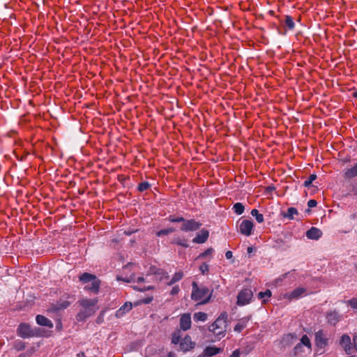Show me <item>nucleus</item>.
Returning a JSON list of instances; mask_svg holds the SVG:
<instances>
[{
    "label": "nucleus",
    "instance_id": "f257e3e1",
    "mask_svg": "<svg viewBox=\"0 0 357 357\" xmlns=\"http://www.w3.org/2000/svg\"><path fill=\"white\" fill-rule=\"evenodd\" d=\"M167 273L164 269L160 268L157 266H152L149 268V270L146 275V277H131V280H126L130 282L131 281L137 283L136 285L134 286V289L139 291H146L149 290L154 289V286L150 284V283L155 282L158 279L156 278V275L160 276V279L165 275Z\"/></svg>",
    "mask_w": 357,
    "mask_h": 357
},
{
    "label": "nucleus",
    "instance_id": "f03ea898",
    "mask_svg": "<svg viewBox=\"0 0 357 357\" xmlns=\"http://www.w3.org/2000/svg\"><path fill=\"white\" fill-rule=\"evenodd\" d=\"M228 327V314L222 312L216 319L208 326V331L213 334L215 340H220L225 337Z\"/></svg>",
    "mask_w": 357,
    "mask_h": 357
},
{
    "label": "nucleus",
    "instance_id": "7ed1b4c3",
    "mask_svg": "<svg viewBox=\"0 0 357 357\" xmlns=\"http://www.w3.org/2000/svg\"><path fill=\"white\" fill-rule=\"evenodd\" d=\"M78 303L82 307V309L76 315V319L77 321H84L86 319L95 314L97 309L96 305L98 303V300L96 298H82L79 300Z\"/></svg>",
    "mask_w": 357,
    "mask_h": 357
},
{
    "label": "nucleus",
    "instance_id": "20e7f679",
    "mask_svg": "<svg viewBox=\"0 0 357 357\" xmlns=\"http://www.w3.org/2000/svg\"><path fill=\"white\" fill-rule=\"evenodd\" d=\"M192 286L191 298L192 301L197 302L199 305L206 304L210 301L211 292L208 287H199L196 282H193Z\"/></svg>",
    "mask_w": 357,
    "mask_h": 357
},
{
    "label": "nucleus",
    "instance_id": "39448f33",
    "mask_svg": "<svg viewBox=\"0 0 357 357\" xmlns=\"http://www.w3.org/2000/svg\"><path fill=\"white\" fill-rule=\"evenodd\" d=\"M328 338L322 330H319L314 334L315 345L317 347V352H324V348L328 344Z\"/></svg>",
    "mask_w": 357,
    "mask_h": 357
},
{
    "label": "nucleus",
    "instance_id": "423d86ee",
    "mask_svg": "<svg viewBox=\"0 0 357 357\" xmlns=\"http://www.w3.org/2000/svg\"><path fill=\"white\" fill-rule=\"evenodd\" d=\"M307 294V289L305 288L298 287L291 292H287L281 295V298L291 301L293 300H298L301 298H303Z\"/></svg>",
    "mask_w": 357,
    "mask_h": 357
},
{
    "label": "nucleus",
    "instance_id": "0eeeda50",
    "mask_svg": "<svg viewBox=\"0 0 357 357\" xmlns=\"http://www.w3.org/2000/svg\"><path fill=\"white\" fill-rule=\"evenodd\" d=\"M253 296L252 291L250 289H243L237 296L236 304L239 306H243L250 303Z\"/></svg>",
    "mask_w": 357,
    "mask_h": 357
},
{
    "label": "nucleus",
    "instance_id": "6e6552de",
    "mask_svg": "<svg viewBox=\"0 0 357 357\" xmlns=\"http://www.w3.org/2000/svg\"><path fill=\"white\" fill-rule=\"evenodd\" d=\"M202 225V224L201 222L196 221L194 219H184L181 227V230L185 232L197 231L201 227Z\"/></svg>",
    "mask_w": 357,
    "mask_h": 357
},
{
    "label": "nucleus",
    "instance_id": "1a4fd4ad",
    "mask_svg": "<svg viewBox=\"0 0 357 357\" xmlns=\"http://www.w3.org/2000/svg\"><path fill=\"white\" fill-rule=\"evenodd\" d=\"M195 347V342L192 340L189 335H186L179 342L180 349L184 353L192 350Z\"/></svg>",
    "mask_w": 357,
    "mask_h": 357
},
{
    "label": "nucleus",
    "instance_id": "9d476101",
    "mask_svg": "<svg viewBox=\"0 0 357 357\" xmlns=\"http://www.w3.org/2000/svg\"><path fill=\"white\" fill-rule=\"evenodd\" d=\"M180 330L187 331L190 329L192 326L191 315L190 313L181 314L179 319Z\"/></svg>",
    "mask_w": 357,
    "mask_h": 357
},
{
    "label": "nucleus",
    "instance_id": "9b49d317",
    "mask_svg": "<svg viewBox=\"0 0 357 357\" xmlns=\"http://www.w3.org/2000/svg\"><path fill=\"white\" fill-rule=\"evenodd\" d=\"M17 334L22 338H27L34 336V333L29 324L22 323L17 328Z\"/></svg>",
    "mask_w": 357,
    "mask_h": 357
},
{
    "label": "nucleus",
    "instance_id": "f8f14e48",
    "mask_svg": "<svg viewBox=\"0 0 357 357\" xmlns=\"http://www.w3.org/2000/svg\"><path fill=\"white\" fill-rule=\"evenodd\" d=\"M253 227L254 225L251 220H244L239 225V230L242 234L249 236L252 234Z\"/></svg>",
    "mask_w": 357,
    "mask_h": 357
},
{
    "label": "nucleus",
    "instance_id": "ddd939ff",
    "mask_svg": "<svg viewBox=\"0 0 357 357\" xmlns=\"http://www.w3.org/2000/svg\"><path fill=\"white\" fill-rule=\"evenodd\" d=\"M340 345L344 349L346 354H351L352 347L349 335H348L347 334L342 335L340 340Z\"/></svg>",
    "mask_w": 357,
    "mask_h": 357
},
{
    "label": "nucleus",
    "instance_id": "4468645a",
    "mask_svg": "<svg viewBox=\"0 0 357 357\" xmlns=\"http://www.w3.org/2000/svg\"><path fill=\"white\" fill-rule=\"evenodd\" d=\"M208 236L209 231L206 229H203L196 234V236L192 239V242L198 244L204 243L208 240Z\"/></svg>",
    "mask_w": 357,
    "mask_h": 357
},
{
    "label": "nucleus",
    "instance_id": "2eb2a0df",
    "mask_svg": "<svg viewBox=\"0 0 357 357\" xmlns=\"http://www.w3.org/2000/svg\"><path fill=\"white\" fill-rule=\"evenodd\" d=\"M71 297L68 295L66 298H61L54 306L55 310H61L66 309L72 303L68 301Z\"/></svg>",
    "mask_w": 357,
    "mask_h": 357
},
{
    "label": "nucleus",
    "instance_id": "dca6fc26",
    "mask_svg": "<svg viewBox=\"0 0 357 357\" xmlns=\"http://www.w3.org/2000/svg\"><path fill=\"white\" fill-rule=\"evenodd\" d=\"M322 236V231L314 227H312L306 231V236L309 239L318 240Z\"/></svg>",
    "mask_w": 357,
    "mask_h": 357
},
{
    "label": "nucleus",
    "instance_id": "f3484780",
    "mask_svg": "<svg viewBox=\"0 0 357 357\" xmlns=\"http://www.w3.org/2000/svg\"><path fill=\"white\" fill-rule=\"evenodd\" d=\"M132 308L131 302H126L118 310H116L115 316L117 318H121L126 313L130 312Z\"/></svg>",
    "mask_w": 357,
    "mask_h": 357
},
{
    "label": "nucleus",
    "instance_id": "a211bd4d",
    "mask_svg": "<svg viewBox=\"0 0 357 357\" xmlns=\"http://www.w3.org/2000/svg\"><path fill=\"white\" fill-rule=\"evenodd\" d=\"M250 320V317H244L240 319L235 325L234 330L236 333H241L248 325Z\"/></svg>",
    "mask_w": 357,
    "mask_h": 357
},
{
    "label": "nucleus",
    "instance_id": "6ab92c4d",
    "mask_svg": "<svg viewBox=\"0 0 357 357\" xmlns=\"http://www.w3.org/2000/svg\"><path fill=\"white\" fill-rule=\"evenodd\" d=\"M222 349L215 346H208L204 350V356L206 357H212L220 353Z\"/></svg>",
    "mask_w": 357,
    "mask_h": 357
},
{
    "label": "nucleus",
    "instance_id": "aec40b11",
    "mask_svg": "<svg viewBox=\"0 0 357 357\" xmlns=\"http://www.w3.org/2000/svg\"><path fill=\"white\" fill-rule=\"evenodd\" d=\"M36 320L38 325L47 326L50 328H53V323L43 315H37Z\"/></svg>",
    "mask_w": 357,
    "mask_h": 357
},
{
    "label": "nucleus",
    "instance_id": "412c9836",
    "mask_svg": "<svg viewBox=\"0 0 357 357\" xmlns=\"http://www.w3.org/2000/svg\"><path fill=\"white\" fill-rule=\"evenodd\" d=\"M91 282V284L85 286L84 289L94 294H98L100 289V280L97 279Z\"/></svg>",
    "mask_w": 357,
    "mask_h": 357
},
{
    "label": "nucleus",
    "instance_id": "4be33fe9",
    "mask_svg": "<svg viewBox=\"0 0 357 357\" xmlns=\"http://www.w3.org/2000/svg\"><path fill=\"white\" fill-rule=\"evenodd\" d=\"M327 321L332 325H335L340 320V315L335 311L330 312L326 315Z\"/></svg>",
    "mask_w": 357,
    "mask_h": 357
},
{
    "label": "nucleus",
    "instance_id": "5701e85b",
    "mask_svg": "<svg viewBox=\"0 0 357 357\" xmlns=\"http://www.w3.org/2000/svg\"><path fill=\"white\" fill-rule=\"evenodd\" d=\"M301 345H303L304 347H306L307 349V353L310 354L312 351V343L309 338V337L307 335H303L300 340L299 342Z\"/></svg>",
    "mask_w": 357,
    "mask_h": 357
},
{
    "label": "nucleus",
    "instance_id": "b1692460",
    "mask_svg": "<svg viewBox=\"0 0 357 357\" xmlns=\"http://www.w3.org/2000/svg\"><path fill=\"white\" fill-rule=\"evenodd\" d=\"M182 333L181 330L176 329L175 330L171 335V342L173 344H178L181 340Z\"/></svg>",
    "mask_w": 357,
    "mask_h": 357
},
{
    "label": "nucleus",
    "instance_id": "393cba45",
    "mask_svg": "<svg viewBox=\"0 0 357 357\" xmlns=\"http://www.w3.org/2000/svg\"><path fill=\"white\" fill-rule=\"evenodd\" d=\"M272 296V292L270 289H266L265 291H260L258 294V298L262 300V303H266L269 301Z\"/></svg>",
    "mask_w": 357,
    "mask_h": 357
},
{
    "label": "nucleus",
    "instance_id": "a878e982",
    "mask_svg": "<svg viewBox=\"0 0 357 357\" xmlns=\"http://www.w3.org/2000/svg\"><path fill=\"white\" fill-rule=\"evenodd\" d=\"M97 277L95 275L84 273L79 276V280L83 283H88L90 282H93L95 280H97Z\"/></svg>",
    "mask_w": 357,
    "mask_h": 357
},
{
    "label": "nucleus",
    "instance_id": "bb28decb",
    "mask_svg": "<svg viewBox=\"0 0 357 357\" xmlns=\"http://www.w3.org/2000/svg\"><path fill=\"white\" fill-rule=\"evenodd\" d=\"M357 176V163L352 167L347 169L344 173L345 178H351Z\"/></svg>",
    "mask_w": 357,
    "mask_h": 357
},
{
    "label": "nucleus",
    "instance_id": "cd10ccee",
    "mask_svg": "<svg viewBox=\"0 0 357 357\" xmlns=\"http://www.w3.org/2000/svg\"><path fill=\"white\" fill-rule=\"evenodd\" d=\"M208 319V314L204 312H197L193 314V319L195 322H204Z\"/></svg>",
    "mask_w": 357,
    "mask_h": 357
},
{
    "label": "nucleus",
    "instance_id": "c85d7f7f",
    "mask_svg": "<svg viewBox=\"0 0 357 357\" xmlns=\"http://www.w3.org/2000/svg\"><path fill=\"white\" fill-rule=\"evenodd\" d=\"M294 354L296 356H301L306 355V351L304 347L300 343H298L294 348Z\"/></svg>",
    "mask_w": 357,
    "mask_h": 357
},
{
    "label": "nucleus",
    "instance_id": "c756f323",
    "mask_svg": "<svg viewBox=\"0 0 357 357\" xmlns=\"http://www.w3.org/2000/svg\"><path fill=\"white\" fill-rule=\"evenodd\" d=\"M183 277L182 271L176 272L173 275L170 281L167 283L168 285H172L174 283L180 281Z\"/></svg>",
    "mask_w": 357,
    "mask_h": 357
},
{
    "label": "nucleus",
    "instance_id": "7c9ffc66",
    "mask_svg": "<svg viewBox=\"0 0 357 357\" xmlns=\"http://www.w3.org/2000/svg\"><path fill=\"white\" fill-rule=\"evenodd\" d=\"M172 243L180 245L183 248H188L189 246V245L188 244L187 240L184 238H181V237L174 238L172 240Z\"/></svg>",
    "mask_w": 357,
    "mask_h": 357
},
{
    "label": "nucleus",
    "instance_id": "2f4dec72",
    "mask_svg": "<svg viewBox=\"0 0 357 357\" xmlns=\"http://www.w3.org/2000/svg\"><path fill=\"white\" fill-rule=\"evenodd\" d=\"M251 215L255 218L256 220L259 223H261L264 220L263 214L260 213L257 209H252L251 211Z\"/></svg>",
    "mask_w": 357,
    "mask_h": 357
},
{
    "label": "nucleus",
    "instance_id": "473e14b6",
    "mask_svg": "<svg viewBox=\"0 0 357 357\" xmlns=\"http://www.w3.org/2000/svg\"><path fill=\"white\" fill-rule=\"evenodd\" d=\"M233 210L236 214L241 215L244 212L245 207L241 203L237 202L233 206Z\"/></svg>",
    "mask_w": 357,
    "mask_h": 357
},
{
    "label": "nucleus",
    "instance_id": "72a5a7b5",
    "mask_svg": "<svg viewBox=\"0 0 357 357\" xmlns=\"http://www.w3.org/2000/svg\"><path fill=\"white\" fill-rule=\"evenodd\" d=\"M297 214H298V211H297V209L296 208H294V207H289L287 209V213L284 215V217L287 218L289 220H293L294 219V215H297Z\"/></svg>",
    "mask_w": 357,
    "mask_h": 357
},
{
    "label": "nucleus",
    "instance_id": "f704fd0d",
    "mask_svg": "<svg viewBox=\"0 0 357 357\" xmlns=\"http://www.w3.org/2000/svg\"><path fill=\"white\" fill-rule=\"evenodd\" d=\"M285 25L288 27L289 30H292L295 27V24L293 20V18L289 15L285 16V20H284Z\"/></svg>",
    "mask_w": 357,
    "mask_h": 357
},
{
    "label": "nucleus",
    "instance_id": "c9c22d12",
    "mask_svg": "<svg viewBox=\"0 0 357 357\" xmlns=\"http://www.w3.org/2000/svg\"><path fill=\"white\" fill-rule=\"evenodd\" d=\"M174 230L175 229L173 227H169V228H167V229H161V230L157 231L156 236L160 237V236H162L168 235V234L174 232Z\"/></svg>",
    "mask_w": 357,
    "mask_h": 357
},
{
    "label": "nucleus",
    "instance_id": "e433bc0d",
    "mask_svg": "<svg viewBox=\"0 0 357 357\" xmlns=\"http://www.w3.org/2000/svg\"><path fill=\"white\" fill-rule=\"evenodd\" d=\"M167 220L171 222H183L184 218L182 216H176L174 215H169Z\"/></svg>",
    "mask_w": 357,
    "mask_h": 357
},
{
    "label": "nucleus",
    "instance_id": "4c0bfd02",
    "mask_svg": "<svg viewBox=\"0 0 357 357\" xmlns=\"http://www.w3.org/2000/svg\"><path fill=\"white\" fill-rule=\"evenodd\" d=\"M151 187V185L147 181H144L140 183L137 186V190L139 192H144L145 190H147Z\"/></svg>",
    "mask_w": 357,
    "mask_h": 357
},
{
    "label": "nucleus",
    "instance_id": "58836bf2",
    "mask_svg": "<svg viewBox=\"0 0 357 357\" xmlns=\"http://www.w3.org/2000/svg\"><path fill=\"white\" fill-rule=\"evenodd\" d=\"M317 178V175L314 174H310V176L304 181L303 185L305 187H309L311 185L312 182Z\"/></svg>",
    "mask_w": 357,
    "mask_h": 357
},
{
    "label": "nucleus",
    "instance_id": "ea45409f",
    "mask_svg": "<svg viewBox=\"0 0 357 357\" xmlns=\"http://www.w3.org/2000/svg\"><path fill=\"white\" fill-rule=\"evenodd\" d=\"M347 304L349 305L353 310L357 311V297L352 298L350 300H348Z\"/></svg>",
    "mask_w": 357,
    "mask_h": 357
},
{
    "label": "nucleus",
    "instance_id": "a19ab883",
    "mask_svg": "<svg viewBox=\"0 0 357 357\" xmlns=\"http://www.w3.org/2000/svg\"><path fill=\"white\" fill-rule=\"evenodd\" d=\"M213 252H214V250H213V248H209L206 249L204 252H203L202 253H201V254L198 256V258H199V259L205 258V257H206L208 255H211Z\"/></svg>",
    "mask_w": 357,
    "mask_h": 357
},
{
    "label": "nucleus",
    "instance_id": "79ce46f5",
    "mask_svg": "<svg viewBox=\"0 0 357 357\" xmlns=\"http://www.w3.org/2000/svg\"><path fill=\"white\" fill-rule=\"evenodd\" d=\"M14 347L17 351H22L25 349L26 345L24 342L18 340L15 342Z\"/></svg>",
    "mask_w": 357,
    "mask_h": 357
},
{
    "label": "nucleus",
    "instance_id": "37998d69",
    "mask_svg": "<svg viewBox=\"0 0 357 357\" xmlns=\"http://www.w3.org/2000/svg\"><path fill=\"white\" fill-rule=\"evenodd\" d=\"M208 270H209V267H208V265L206 263H203L200 266H199V271H201V273L204 275L206 273H207L208 272Z\"/></svg>",
    "mask_w": 357,
    "mask_h": 357
},
{
    "label": "nucleus",
    "instance_id": "c03bdc74",
    "mask_svg": "<svg viewBox=\"0 0 357 357\" xmlns=\"http://www.w3.org/2000/svg\"><path fill=\"white\" fill-rule=\"evenodd\" d=\"M180 291V288L178 285H176L174 287H172L171 291H170V294L172 295V296H174V295H176L179 293Z\"/></svg>",
    "mask_w": 357,
    "mask_h": 357
},
{
    "label": "nucleus",
    "instance_id": "a18cd8bd",
    "mask_svg": "<svg viewBox=\"0 0 357 357\" xmlns=\"http://www.w3.org/2000/svg\"><path fill=\"white\" fill-rule=\"evenodd\" d=\"M153 300V298L152 296L146 297L144 299H142L140 303L144 304H149L152 302Z\"/></svg>",
    "mask_w": 357,
    "mask_h": 357
},
{
    "label": "nucleus",
    "instance_id": "49530a36",
    "mask_svg": "<svg viewBox=\"0 0 357 357\" xmlns=\"http://www.w3.org/2000/svg\"><path fill=\"white\" fill-rule=\"evenodd\" d=\"M317 205V202L315 199H310L307 202L309 208H314Z\"/></svg>",
    "mask_w": 357,
    "mask_h": 357
},
{
    "label": "nucleus",
    "instance_id": "de8ad7c7",
    "mask_svg": "<svg viewBox=\"0 0 357 357\" xmlns=\"http://www.w3.org/2000/svg\"><path fill=\"white\" fill-rule=\"evenodd\" d=\"M241 352L239 349L234 350L229 357H240Z\"/></svg>",
    "mask_w": 357,
    "mask_h": 357
},
{
    "label": "nucleus",
    "instance_id": "09e8293b",
    "mask_svg": "<svg viewBox=\"0 0 357 357\" xmlns=\"http://www.w3.org/2000/svg\"><path fill=\"white\" fill-rule=\"evenodd\" d=\"M353 343L355 349L357 351V335L353 337Z\"/></svg>",
    "mask_w": 357,
    "mask_h": 357
},
{
    "label": "nucleus",
    "instance_id": "8fccbe9b",
    "mask_svg": "<svg viewBox=\"0 0 357 357\" xmlns=\"http://www.w3.org/2000/svg\"><path fill=\"white\" fill-rule=\"evenodd\" d=\"M233 256V254H232V252L231 251H227L226 253H225V257L227 259H231Z\"/></svg>",
    "mask_w": 357,
    "mask_h": 357
},
{
    "label": "nucleus",
    "instance_id": "3c124183",
    "mask_svg": "<svg viewBox=\"0 0 357 357\" xmlns=\"http://www.w3.org/2000/svg\"><path fill=\"white\" fill-rule=\"evenodd\" d=\"M167 357H176V354L174 352L170 351L167 354Z\"/></svg>",
    "mask_w": 357,
    "mask_h": 357
},
{
    "label": "nucleus",
    "instance_id": "603ef678",
    "mask_svg": "<svg viewBox=\"0 0 357 357\" xmlns=\"http://www.w3.org/2000/svg\"><path fill=\"white\" fill-rule=\"evenodd\" d=\"M135 231H125L124 234L126 235V236H130L132 234H133Z\"/></svg>",
    "mask_w": 357,
    "mask_h": 357
},
{
    "label": "nucleus",
    "instance_id": "864d4df0",
    "mask_svg": "<svg viewBox=\"0 0 357 357\" xmlns=\"http://www.w3.org/2000/svg\"><path fill=\"white\" fill-rule=\"evenodd\" d=\"M289 274H290V272L287 273H284V275H282V279L286 278H287V276Z\"/></svg>",
    "mask_w": 357,
    "mask_h": 357
},
{
    "label": "nucleus",
    "instance_id": "5fc2aeb1",
    "mask_svg": "<svg viewBox=\"0 0 357 357\" xmlns=\"http://www.w3.org/2000/svg\"><path fill=\"white\" fill-rule=\"evenodd\" d=\"M18 357H26V355H25V354H20V355H19V356H18Z\"/></svg>",
    "mask_w": 357,
    "mask_h": 357
},
{
    "label": "nucleus",
    "instance_id": "6e6d98bb",
    "mask_svg": "<svg viewBox=\"0 0 357 357\" xmlns=\"http://www.w3.org/2000/svg\"><path fill=\"white\" fill-rule=\"evenodd\" d=\"M251 250H252V248H248V252H251Z\"/></svg>",
    "mask_w": 357,
    "mask_h": 357
},
{
    "label": "nucleus",
    "instance_id": "4d7b16f0",
    "mask_svg": "<svg viewBox=\"0 0 357 357\" xmlns=\"http://www.w3.org/2000/svg\"><path fill=\"white\" fill-rule=\"evenodd\" d=\"M78 356H79V354H78ZM78 357H81V356H78Z\"/></svg>",
    "mask_w": 357,
    "mask_h": 357
}]
</instances>
